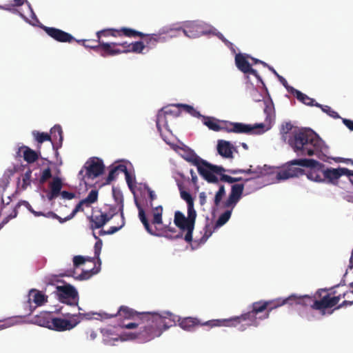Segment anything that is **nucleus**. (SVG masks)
<instances>
[{
    "label": "nucleus",
    "mask_w": 353,
    "mask_h": 353,
    "mask_svg": "<svg viewBox=\"0 0 353 353\" xmlns=\"http://www.w3.org/2000/svg\"><path fill=\"white\" fill-rule=\"evenodd\" d=\"M93 236L97 241L94 245V257L97 258L99 264L101 263V260L99 259V255L102 248V241L94 233H93Z\"/></svg>",
    "instance_id": "obj_48"
},
{
    "label": "nucleus",
    "mask_w": 353,
    "mask_h": 353,
    "mask_svg": "<svg viewBox=\"0 0 353 353\" xmlns=\"http://www.w3.org/2000/svg\"><path fill=\"white\" fill-rule=\"evenodd\" d=\"M125 217L124 214H123V216H121V223L118 226H111L109 228L108 230H101L99 231V234L100 236L103 235H110L116 233L119 230H120L124 225H125Z\"/></svg>",
    "instance_id": "obj_39"
},
{
    "label": "nucleus",
    "mask_w": 353,
    "mask_h": 353,
    "mask_svg": "<svg viewBox=\"0 0 353 353\" xmlns=\"http://www.w3.org/2000/svg\"><path fill=\"white\" fill-rule=\"evenodd\" d=\"M225 195V186L223 185H219V190L216 192L214 198V205L215 207H219L221 200L223 196Z\"/></svg>",
    "instance_id": "obj_44"
},
{
    "label": "nucleus",
    "mask_w": 353,
    "mask_h": 353,
    "mask_svg": "<svg viewBox=\"0 0 353 353\" xmlns=\"http://www.w3.org/2000/svg\"><path fill=\"white\" fill-rule=\"evenodd\" d=\"M199 203L201 206L204 205L207 201V196L205 192H201L199 194Z\"/></svg>",
    "instance_id": "obj_61"
},
{
    "label": "nucleus",
    "mask_w": 353,
    "mask_h": 353,
    "mask_svg": "<svg viewBox=\"0 0 353 353\" xmlns=\"http://www.w3.org/2000/svg\"><path fill=\"white\" fill-rule=\"evenodd\" d=\"M252 310L246 313H244L239 316H234L230 319H219L224 321L221 326H237L240 325L239 330L243 331L246 327L254 326L257 327L259 324V320H261L259 316L261 315V312L258 310V305L256 302H254L251 306Z\"/></svg>",
    "instance_id": "obj_6"
},
{
    "label": "nucleus",
    "mask_w": 353,
    "mask_h": 353,
    "mask_svg": "<svg viewBox=\"0 0 353 353\" xmlns=\"http://www.w3.org/2000/svg\"><path fill=\"white\" fill-rule=\"evenodd\" d=\"M294 163L299 164L300 166L308 168L306 173L307 178L315 182H324V168L325 165L314 159H294Z\"/></svg>",
    "instance_id": "obj_10"
},
{
    "label": "nucleus",
    "mask_w": 353,
    "mask_h": 353,
    "mask_svg": "<svg viewBox=\"0 0 353 353\" xmlns=\"http://www.w3.org/2000/svg\"><path fill=\"white\" fill-rule=\"evenodd\" d=\"M50 137H51V142L59 141L60 144L62 143L63 141V131L61 125H55L50 130Z\"/></svg>",
    "instance_id": "obj_36"
},
{
    "label": "nucleus",
    "mask_w": 353,
    "mask_h": 353,
    "mask_svg": "<svg viewBox=\"0 0 353 353\" xmlns=\"http://www.w3.org/2000/svg\"><path fill=\"white\" fill-rule=\"evenodd\" d=\"M196 212L194 208V204L188 205V217L180 211L174 213V223L182 231H186L184 240L190 243L192 241V233L194 228Z\"/></svg>",
    "instance_id": "obj_7"
},
{
    "label": "nucleus",
    "mask_w": 353,
    "mask_h": 353,
    "mask_svg": "<svg viewBox=\"0 0 353 353\" xmlns=\"http://www.w3.org/2000/svg\"><path fill=\"white\" fill-rule=\"evenodd\" d=\"M181 114L180 106L176 105H172L165 106L161 108L157 114L156 125L157 130L159 132L162 130L161 125L165 128L166 130L170 131L168 128V119L171 118H176Z\"/></svg>",
    "instance_id": "obj_13"
},
{
    "label": "nucleus",
    "mask_w": 353,
    "mask_h": 353,
    "mask_svg": "<svg viewBox=\"0 0 353 353\" xmlns=\"http://www.w3.org/2000/svg\"><path fill=\"white\" fill-rule=\"evenodd\" d=\"M97 52L103 57L114 56L123 53V50L118 48L117 43H98Z\"/></svg>",
    "instance_id": "obj_21"
},
{
    "label": "nucleus",
    "mask_w": 353,
    "mask_h": 353,
    "mask_svg": "<svg viewBox=\"0 0 353 353\" xmlns=\"http://www.w3.org/2000/svg\"><path fill=\"white\" fill-rule=\"evenodd\" d=\"M179 189H180V194H181V197L182 199H183L184 201H185V202L187 203V205H192L194 204V199L192 196V195L187 191H185V190H181V185H179Z\"/></svg>",
    "instance_id": "obj_49"
},
{
    "label": "nucleus",
    "mask_w": 353,
    "mask_h": 353,
    "mask_svg": "<svg viewBox=\"0 0 353 353\" xmlns=\"http://www.w3.org/2000/svg\"><path fill=\"white\" fill-rule=\"evenodd\" d=\"M141 324V321H139V323H129L127 324H123L121 325V327L126 329H134L137 327Z\"/></svg>",
    "instance_id": "obj_62"
},
{
    "label": "nucleus",
    "mask_w": 353,
    "mask_h": 353,
    "mask_svg": "<svg viewBox=\"0 0 353 353\" xmlns=\"http://www.w3.org/2000/svg\"><path fill=\"white\" fill-rule=\"evenodd\" d=\"M341 285H337L330 290V292H327L326 289H320L316 293L311 296L312 309L319 310L322 314H325V310L336 306L341 299H347L343 301L336 309L351 305L353 303V282L350 284V290L338 293L336 289Z\"/></svg>",
    "instance_id": "obj_3"
},
{
    "label": "nucleus",
    "mask_w": 353,
    "mask_h": 353,
    "mask_svg": "<svg viewBox=\"0 0 353 353\" xmlns=\"http://www.w3.org/2000/svg\"><path fill=\"white\" fill-rule=\"evenodd\" d=\"M293 161L294 160L288 162L277 172L276 178L278 181L298 177L304 174L303 169L294 167L295 165H299V164L294 163Z\"/></svg>",
    "instance_id": "obj_17"
},
{
    "label": "nucleus",
    "mask_w": 353,
    "mask_h": 353,
    "mask_svg": "<svg viewBox=\"0 0 353 353\" xmlns=\"http://www.w3.org/2000/svg\"><path fill=\"white\" fill-rule=\"evenodd\" d=\"M315 106L320 108L323 112L327 113L329 116H330L332 118L336 119L339 118V114L333 110L330 106L328 105H323L318 103H316Z\"/></svg>",
    "instance_id": "obj_47"
},
{
    "label": "nucleus",
    "mask_w": 353,
    "mask_h": 353,
    "mask_svg": "<svg viewBox=\"0 0 353 353\" xmlns=\"http://www.w3.org/2000/svg\"><path fill=\"white\" fill-rule=\"evenodd\" d=\"M263 128L264 125L263 123L252 125L243 123L233 122L232 132L237 134H254L255 130L258 128L263 129Z\"/></svg>",
    "instance_id": "obj_27"
},
{
    "label": "nucleus",
    "mask_w": 353,
    "mask_h": 353,
    "mask_svg": "<svg viewBox=\"0 0 353 353\" xmlns=\"http://www.w3.org/2000/svg\"><path fill=\"white\" fill-rule=\"evenodd\" d=\"M190 38H196L201 35L208 34L212 32L209 27L204 23L200 21L188 22L184 28L170 29L167 33L181 32Z\"/></svg>",
    "instance_id": "obj_11"
},
{
    "label": "nucleus",
    "mask_w": 353,
    "mask_h": 353,
    "mask_svg": "<svg viewBox=\"0 0 353 353\" xmlns=\"http://www.w3.org/2000/svg\"><path fill=\"white\" fill-rule=\"evenodd\" d=\"M169 31H164L163 33L160 34H145L143 37V42L145 46V48H152L157 45L158 42L162 41L165 39V37H162V34H166L168 37H172L175 36V34L172 33H167Z\"/></svg>",
    "instance_id": "obj_26"
},
{
    "label": "nucleus",
    "mask_w": 353,
    "mask_h": 353,
    "mask_svg": "<svg viewBox=\"0 0 353 353\" xmlns=\"http://www.w3.org/2000/svg\"><path fill=\"white\" fill-rule=\"evenodd\" d=\"M83 205L85 206V203L83 202V200L82 199L75 206L71 214L65 217V220H70L72 219L78 212H83L84 210Z\"/></svg>",
    "instance_id": "obj_51"
},
{
    "label": "nucleus",
    "mask_w": 353,
    "mask_h": 353,
    "mask_svg": "<svg viewBox=\"0 0 353 353\" xmlns=\"http://www.w3.org/2000/svg\"><path fill=\"white\" fill-rule=\"evenodd\" d=\"M51 177H52L51 170L50 168H47L42 172L41 176L39 179V183L41 185L43 184L44 183L46 182V181L48 179H49Z\"/></svg>",
    "instance_id": "obj_57"
},
{
    "label": "nucleus",
    "mask_w": 353,
    "mask_h": 353,
    "mask_svg": "<svg viewBox=\"0 0 353 353\" xmlns=\"http://www.w3.org/2000/svg\"><path fill=\"white\" fill-rule=\"evenodd\" d=\"M57 293L59 300L69 305H77L79 301L78 292L74 287L70 284L57 286Z\"/></svg>",
    "instance_id": "obj_14"
},
{
    "label": "nucleus",
    "mask_w": 353,
    "mask_h": 353,
    "mask_svg": "<svg viewBox=\"0 0 353 353\" xmlns=\"http://www.w3.org/2000/svg\"><path fill=\"white\" fill-rule=\"evenodd\" d=\"M103 336V341L105 344L109 345H114V342L119 340L118 334H115L111 329L103 328L101 330Z\"/></svg>",
    "instance_id": "obj_31"
},
{
    "label": "nucleus",
    "mask_w": 353,
    "mask_h": 353,
    "mask_svg": "<svg viewBox=\"0 0 353 353\" xmlns=\"http://www.w3.org/2000/svg\"><path fill=\"white\" fill-rule=\"evenodd\" d=\"M43 30L48 36H50L57 41L61 43H72L76 41V39L72 34L62 30L47 26H43Z\"/></svg>",
    "instance_id": "obj_18"
},
{
    "label": "nucleus",
    "mask_w": 353,
    "mask_h": 353,
    "mask_svg": "<svg viewBox=\"0 0 353 353\" xmlns=\"http://www.w3.org/2000/svg\"><path fill=\"white\" fill-rule=\"evenodd\" d=\"M244 74H251L254 75L257 79H259V76L257 72L253 69V68H239Z\"/></svg>",
    "instance_id": "obj_60"
},
{
    "label": "nucleus",
    "mask_w": 353,
    "mask_h": 353,
    "mask_svg": "<svg viewBox=\"0 0 353 353\" xmlns=\"http://www.w3.org/2000/svg\"><path fill=\"white\" fill-rule=\"evenodd\" d=\"M113 30H117V29H107L99 31L97 32V40L95 41L96 43H102L101 41V37H108L112 36L113 37Z\"/></svg>",
    "instance_id": "obj_52"
},
{
    "label": "nucleus",
    "mask_w": 353,
    "mask_h": 353,
    "mask_svg": "<svg viewBox=\"0 0 353 353\" xmlns=\"http://www.w3.org/2000/svg\"><path fill=\"white\" fill-rule=\"evenodd\" d=\"M236 66H252L253 65L261 64L263 66H270L264 61L254 58L245 53H239L235 56Z\"/></svg>",
    "instance_id": "obj_22"
},
{
    "label": "nucleus",
    "mask_w": 353,
    "mask_h": 353,
    "mask_svg": "<svg viewBox=\"0 0 353 353\" xmlns=\"http://www.w3.org/2000/svg\"><path fill=\"white\" fill-rule=\"evenodd\" d=\"M94 258H85L82 256L78 255L73 258V265L74 268H78L81 265H83L86 261H94Z\"/></svg>",
    "instance_id": "obj_50"
},
{
    "label": "nucleus",
    "mask_w": 353,
    "mask_h": 353,
    "mask_svg": "<svg viewBox=\"0 0 353 353\" xmlns=\"http://www.w3.org/2000/svg\"><path fill=\"white\" fill-rule=\"evenodd\" d=\"M176 322L178 321L179 326L186 331H193L194 327L199 325L208 326L211 328L221 327V325H223L224 322V321H220L219 319H212L205 322H201L199 319L191 316L181 318L176 316Z\"/></svg>",
    "instance_id": "obj_12"
},
{
    "label": "nucleus",
    "mask_w": 353,
    "mask_h": 353,
    "mask_svg": "<svg viewBox=\"0 0 353 353\" xmlns=\"http://www.w3.org/2000/svg\"><path fill=\"white\" fill-rule=\"evenodd\" d=\"M217 150L219 154L225 158L232 157V146L228 141L223 140L219 141Z\"/></svg>",
    "instance_id": "obj_32"
},
{
    "label": "nucleus",
    "mask_w": 353,
    "mask_h": 353,
    "mask_svg": "<svg viewBox=\"0 0 353 353\" xmlns=\"http://www.w3.org/2000/svg\"><path fill=\"white\" fill-rule=\"evenodd\" d=\"M48 302V296L42 292L32 289L28 294V299L25 303V307L28 308L26 315H30L33 311L39 306H41Z\"/></svg>",
    "instance_id": "obj_16"
},
{
    "label": "nucleus",
    "mask_w": 353,
    "mask_h": 353,
    "mask_svg": "<svg viewBox=\"0 0 353 353\" xmlns=\"http://www.w3.org/2000/svg\"><path fill=\"white\" fill-rule=\"evenodd\" d=\"M98 199V190H92L88 195L83 199V202L85 203V207H90L92 203L97 201Z\"/></svg>",
    "instance_id": "obj_43"
},
{
    "label": "nucleus",
    "mask_w": 353,
    "mask_h": 353,
    "mask_svg": "<svg viewBox=\"0 0 353 353\" xmlns=\"http://www.w3.org/2000/svg\"><path fill=\"white\" fill-rule=\"evenodd\" d=\"M345 170L342 169V168H324V181H327V183L336 185L338 183V179L343 176Z\"/></svg>",
    "instance_id": "obj_25"
},
{
    "label": "nucleus",
    "mask_w": 353,
    "mask_h": 353,
    "mask_svg": "<svg viewBox=\"0 0 353 353\" xmlns=\"http://www.w3.org/2000/svg\"><path fill=\"white\" fill-rule=\"evenodd\" d=\"M52 319V316L50 312L43 311L33 316L31 319V323L49 328Z\"/></svg>",
    "instance_id": "obj_28"
},
{
    "label": "nucleus",
    "mask_w": 353,
    "mask_h": 353,
    "mask_svg": "<svg viewBox=\"0 0 353 353\" xmlns=\"http://www.w3.org/2000/svg\"><path fill=\"white\" fill-rule=\"evenodd\" d=\"M244 190L243 184L232 185L231 192L227 200L223 203L224 208H230L222 213L215 223V228H219L225 224L230 219L232 210L241 199Z\"/></svg>",
    "instance_id": "obj_8"
},
{
    "label": "nucleus",
    "mask_w": 353,
    "mask_h": 353,
    "mask_svg": "<svg viewBox=\"0 0 353 353\" xmlns=\"http://www.w3.org/2000/svg\"><path fill=\"white\" fill-rule=\"evenodd\" d=\"M113 37L125 36L130 38H135L137 37H143L145 34L141 32H139L130 28H122L117 30H113Z\"/></svg>",
    "instance_id": "obj_30"
},
{
    "label": "nucleus",
    "mask_w": 353,
    "mask_h": 353,
    "mask_svg": "<svg viewBox=\"0 0 353 353\" xmlns=\"http://www.w3.org/2000/svg\"><path fill=\"white\" fill-rule=\"evenodd\" d=\"M233 122L223 121L219 123V131L232 132Z\"/></svg>",
    "instance_id": "obj_54"
},
{
    "label": "nucleus",
    "mask_w": 353,
    "mask_h": 353,
    "mask_svg": "<svg viewBox=\"0 0 353 353\" xmlns=\"http://www.w3.org/2000/svg\"><path fill=\"white\" fill-rule=\"evenodd\" d=\"M128 49L123 50V52H134V53H142L143 50L145 48V46L143 41H136L129 44L128 46Z\"/></svg>",
    "instance_id": "obj_37"
},
{
    "label": "nucleus",
    "mask_w": 353,
    "mask_h": 353,
    "mask_svg": "<svg viewBox=\"0 0 353 353\" xmlns=\"http://www.w3.org/2000/svg\"><path fill=\"white\" fill-rule=\"evenodd\" d=\"M101 270V263L98 266L96 265L93 268L90 270H83V272L76 277L79 280H87L89 279L92 276L97 274Z\"/></svg>",
    "instance_id": "obj_38"
},
{
    "label": "nucleus",
    "mask_w": 353,
    "mask_h": 353,
    "mask_svg": "<svg viewBox=\"0 0 353 353\" xmlns=\"http://www.w3.org/2000/svg\"><path fill=\"white\" fill-rule=\"evenodd\" d=\"M50 188L54 194H60L62 188L61 179L59 177L53 178L52 181L50 184Z\"/></svg>",
    "instance_id": "obj_46"
},
{
    "label": "nucleus",
    "mask_w": 353,
    "mask_h": 353,
    "mask_svg": "<svg viewBox=\"0 0 353 353\" xmlns=\"http://www.w3.org/2000/svg\"><path fill=\"white\" fill-rule=\"evenodd\" d=\"M32 135L34 137L35 140L40 144L46 141H51L50 135L46 132H40L39 131L34 130L32 132Z\"/></svg>",
    "instance_id": "obj_45"
},
{
    "label": "nucleus",
    "mask_w": 353,
    "mask_h": 353,
    "mask_svg": "<svg viewBox=\"0 0 353 353\" xmlns=\"http://www.w3.org/2000/svg\"><path fill=\"white\" fill-rule=\"evenodd\" d=\"M90 228L92 230L102 228L110 220L107 214L102 210L94 211L88 217Z\"/></svg>",
    "instance_id": "obj_19"
},
{
    "label": "nucleus",
    "mask_w": 353,
    "mask_h": 353,
    "mask_svg": "<svg viewBox=\"0 0 353 353\" xmlns=\"http://www.w3.org/2000/svg\"><path fill=\"white\" fill-rule=\"evenodd\" d=\"M78 323L79 321H75L73 323L70 320L52 317L49 329L58 332H63L72 329Z\"/></svg>",
    "instance_id": "obj_23"
},
{
    "label": "nucleus",
    "mask_w": 353,
    "mask_h": 353,
    "mask_svg": "<svg viewBox=\"0 0 353 353\" xmlns=\"http://www.w3.org/2000/svg\"><path fill=\"white\" fill-rule=\"evenodd\" d=\"M61 194L63 199H72L74 197V194L68 191H62Z\"/></svg>",
    "instance_id": "obj_63"
},
{
    "label": "nucleus",
    "mask_w": 353,
    "mask_h": 353,
    "mask_svg": "<svg viewBox=\"0 0 353 353\" xmlns=\"http://www.w3.org/2000/svg\"><path fill=\"white\" fill-rule=\"evenodd\" d=\"M203 123L212 130L219 131V126L220 122L212 117H203Z\"/></svg>",
    "instance_id": "obj_42"
},
{
    "label": "nucleus",
    "mask_w": 353,
    "mask_h": 353,
    "mask_svg": "<svg viewBox=\"0 0 353 353\" xmlns=\"http://www.w3.org/2000/svg\"><path fill=\"white\" fill-rule=\"evenodd\" d=\"M288 144L298 156L319 155L323 152L324 141L312 130L302 128L292 132Z\"/></svg>",
    "instance_id": "obj_2"
},
{
    "label": "nucleus",
    "mask_w": 353,
    "mask_h": 353,
    "mask_svg": "<svg viewBox=\"0 0 353 353\" xmlns=\"http://www.w3.org/2000/svg\"><path fill=\"white\" fill-rule=\"evenodd\" d=\"M104 212L107 214L109 220H111L114 216L120 213L119 205L118 204L114 205H105Z\"/></svg>",
    "instance_id": "obj_41"
},
{
    "label": "nucleus",
    "mask_w": 353,
    "mask_h": 353,
    "mask_svg": "<svg viewBox=\"0 0 353 353\" xmlns=\"http://www.w3.org/2000/svg\"><path fill=\"white\" fill-rule=\"evenodd\" d=\"M178 106H180V108H182L183 111L190 114L194 117H196L199 115V112H197L192 106L187 104H178Z\"/></svg>",
    "instance_id": "obj_56"
},
{
    "label": "nucleus",
    "mask_w": 353,
    "mask_h": 353,
    "mask_svg": "<svg viewBox=\"0 0 353 353\" xmlns=\"http://www.w3.org/2000/svg\"><path fill=\"white\" fill-rule=\"evenodd\" d=\"M136 205L139 210V217L141 223H143L145 230L151 235L155 236H164L168 239H171V236H169L168 235H165L164 232L168 230L171 232H174L176 231L174 228L170 227L168 225L164 226V228L161 229H158L157 227L153 229L149 221L146 217L145 212L144 210L142 208L141 205L136 201Z\"/></svg>",
    "instance_id": "obj_15"
},
{
    "label": "nucleus",
    "mask_w": 353,
    "mask_h": 353,
    "mask_svg": "<svg viewBox=\"0 0 353 353\" xmlns=\"http://www.w3.org/2000/svg\"><path fill=\"white\" fill-rule=\"evenodd\" d=\"M146 190L150 200V206L152 208L153 219L152 220V223L154 225L162 224L163 207L161 205H159L155 208L152 207V202L157 199V195L155 194L154 192L148 186L146 187Z\"/></svg>",
    "instance_id": "obj_24"
},
{
    "label": "nucleus",
    "mask_w": 353,
    "mask_h": 353,
    "mask_svg": "<svg viewBox=\"0 0 353 353\" xmlns=\"http://www.w3.org/2000/svg\"><path fill=\"white\" fill-rule=\"evenodd\" d=\"M99 313H81V312H79L78 314H73L72 316L79 317L80 319V320L78 321L79 322L81 320H83V319L90 320V319H92V316L94 314H97L98 316H99L101 317V315H99ZM65 315L68 317H70L71 316L69 313L65 314Z\"/></svg>",
    "instance_id": "obj_55"
},
{
    "label": "nucleus",
    "mask_w": 353,
    "mask_h": 353,
    "mask_svg": "<svg viewBox=\"0 0 353 353\" xmlns=\"http://www.w3.org/2000/svg\"><path fill=\"white\" fill-rule=\"evenodd\" d=\"M112 196L115 203L119 205L120 216H123V214H124V203L123 196L121 191L117 188L112 187Z\"/></svg>",
    "instance_id": "obj_35"
},
{
    "label": "nucleus",
    "mask_w": 353,
    "mask_h": 353,
    "mask_svg": "<svg viewBox=\"0 0 353 353\" xmlns=\"http://www.w3.org/2000/svg\"><path fill=\"white\" fill-rule=\"evenodd\" d=\"M184 159L196 166L199 174L208 183L219 184V179L215 174L226 171L222 166L212 165L193 152L188 153Z\"/></svg>",
    "instance_id": "obj_5"
},
{
    "label": "nucleus",
    "mask_w": 353,
    "mask_h": 353,
    "mask_svg": "<svg viewBox=\"0 0 353 353\" xmlns=\"http://www.w3.org/2000/svg\"><path fill=\"white\" fill-rule=\"evenodd\" d=\"M176 315L170 312H142L139 315L141 321L140 330L138 332L130 333V339H137L141 343L150 341L160 336L169 327L175 325Z\"/></svg>",
    "instance_id": "obj_1"
},
{
    "label": "nucleus",
    "mask_w": 353,
    "mask_h": 353,
    "mask_svg": "<svg viewBox=\"0 0 353 353\" xmlns=\"http://www.w3.org/2000/svg\"><path fill=\"white\" fill-rule=\"evenodd\" d=\"M227 172L232 174L238 173L254 174L256 175L254 178L261 177L268 173L267 166L265 165L263 167L258 166L254 170L252 169V165H250V168L248 170H228Z\"/></svg>",
    "instance_id": "obj_29"
},
{
    "label": "nucleus",
    "mask_w": 353,
    "mask_h": 353,
    "mask_svg": "<svg viewBox=\"0 0 353 353\" xmlns=\"http://www.w3.org/2000/svg\"><path fill=\"white\" fill-rule=\"evenodd\" d=\"M343 122L347 128H348L350 130H353V121L343 119Z\"/></svg>",
    "instance_id": "obj_64"
},
{
    "label": "nucleus",
    "mask_w": 353,
    "mask_h": 353,
    "mask_svg": "<svg viewBox=\"0 0 353 353\" xmlns=\"http://www.w3.org/2000/svg\"><path fill=\"white\" fill-rule=\"evenodd\" d=\"M223 172H222L221 174H219V175H221L220 180L221 181L232 183L234 182L240 181L241 180V177H238V178L232 177L229 175L223 174Z\"/></svg>",
    "instance_id": "obj_58"
},
{
    "label": "nucleus",
    "mask_w": 353,
    "mask_h": 353,
    "mask_svg": "<svg viewBox=\"0 0 353 353\" xmlns=\"http://www.w3.org/2000/svg\"><path fill=\"white\" fill-rule=\"evenodd\" d=\"M259 308L258 310L261 311L263 314L259 318L261 320L268 319L270 316V312L279 307L283 305H301L303 307H310L312 308V298L309 295L297 296L292 294L285 299H276L270 301H256Z\"/></svg>",
    "instance_id": "obj_4"
},
{
    "label": "nucleus",
    "mask_w": 353,
    "mask_h": 353,
    "mask_svg": "<svg viewBox=\"0 0 353 353\" xmlns=\"http://www.w3.org/2000/svg\"><path fill=\"white\" fill-rule=\"evenodd\" d=\"M97 40H77L75 41L78 43H82L83 45L85 47L94 48L97 52V48L98 47V43H96Z\"/></svg>",
    "instance_id": "obj_59"
},
{
    "label": "nucleus",
    "mask_w": 353,
    "mask_h": 353,
    "mask_svg": "<svg viewBox=\"0 0 353 353\" xmlns=\"http://www.w3.org/2000/svg\"><path fill=\"white\" fill-rule=\"evenodd\" d=\"M125 170H126V166L123 164L118 165L114 167L113 168H112L110 170L108 176L106 179V183H110L111 181H112L113 180L115 179L117 175L118 171H120L122 172V171H125Z\"/></svg>",
    "instance_id": "obj_40"
},
{
    "label": "nucleus",
    "mask_w": 353,
    "mask_h": 353,
    "mask_svg": "<svg viewBox=\"0 0 353 353\" xmlns=\"http://www.w3.org/2000/svg\"><path fill=\"white\" fill-rule=\"evenodd\" d=\"M19 151L23 152V159L28 163H34L39 159L38 153L28 146H22Z\"/></svg>",
    "instance_id": "obj_33"
},
{
    "label": "nucleus",
    "mask_w": 353,
    "mask_h": 353,
    "mask_svg": "<svg viewBox=\"0 0 353 353\" xmlns=\"http://www.w3.org/2000/svg\"><path fill=\"white\" fill-rule=\"evenodd\" d=\"M290 92L296 97V98L302 102L303 103L310 105V106H315L316 103L314 99L309 97L305 94L302 93L301 91L296 90L295 88L291 87Z\"/></svg>",
    "instance_id": "obj_34"
},
{
    "label": "nucleus",
    "mask_w": 353,
    "mask_h": 353,
    "mask_svg": "<svg viewBox=\"0 0 353 353\" xmlns=\"http://www.w3.org/2000/svg\"><path fill=\"white\" fill-rule=\"evenodd\" d=\"M32 170L29 168L23 176L22 189L26 190L31 183Z\"/></svg>",
    "instance_id": "obj_53"
},
{
    "label": "nucleus",
    "mask_w": 353,
    "mask_h": 353,
    "mask_svg": "<svg viewBox=\"0 0 353 353\" xmlns=\"http://www.w3.org/2000/svg\"><path fill=\"white\" fill-rule=\"evenodd\" d=\"M105 165L101 159L98 157H91L79 171L78 177L85 184H87V180L94 179L101 176L103 173Z\"/></svg>",
    "instance_id": "obj_9"
},
{
    "label": "nucleus",
    "mask_w": 353,
    "mask_h": 353,
    "mask_svg": "<svg viewBox=\"0 0 353 353\" xmlns=\"http://www.w3.org/2000/svg\"><path fill=\"white\" fill-rule=\"evenodd\" d=\"M142 312H137L128 306L122 305L119 307L118 312L115 314H108L107 313L99 314L101 315V319H110L117 316H119L127 319H137L139 320V315Z\"/></svg>",
    "instance_id": "obj_20"
}]
</instances>
